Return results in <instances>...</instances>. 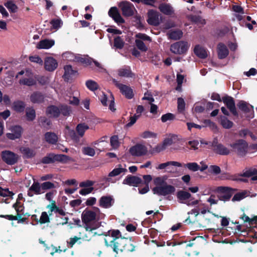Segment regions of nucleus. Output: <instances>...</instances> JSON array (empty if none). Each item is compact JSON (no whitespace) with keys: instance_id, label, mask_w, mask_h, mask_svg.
<instances>
[{"instance_id":"obj_3","label":"nucleus","mask_w":257,"mask_h":257,"mask_svg":"<svg viewBox=\"0 0 257 257\" xmlns=\"http://www.w3.org/2000/svg\"><path fill=\"white\" fill-rule=\"evenodd\" d=\"M97 213L90 210H85L82 214V219L85 224V228L86 231H91L98 227L96 221Z\"/></svg>"},{"instance_id":"obj_60","label":"nucleus","mask_w":257,"mask_h":257,"mask_svg":"<svg viewBox=\"0 0 257 257\" xmlns=\"http://www.w3.org/2000/svg\"><path fill=\"white\" fill-rule=\"evenodd\" d=\"M42 190L44 191L45 190L55 188V185L50 182H45L41 184Z\"/></svg>"},{"instance_id":"obj_17","label":"nucleus","mask_w":257,"mask_h":257,"mask_svg":"<svg viewBox=\"0 0 257 257\" xmlns=\"http://www.w3.org/2000/svg\"><path fill=\"white\" fill-rule=\"evenodd\" d=\"M109 16L118 24L124 23V20L120 16L117 9L115 7L111 8L108 11Z\"/></svg>"},{"instance_id":"obj_29","label":"nucleus","mask_w":257,"mask_h":257,"mask_svg":"<svg viewBox=\"0 0 257 257\" xmlns=\"http://www.w3.org/2000/svg\"><path fill=\"white\" fill-rule=\"evenodd\" d=\"M46 113L50 117H56L60 114V109L57 106L52 105L47 108Z\"/></svg>"},{"instance_id":"obj_27","label":"nucleus","mask_w":257,"mask_h":257,"mask_svg":"<svg viewBox=\"0 0 257 257\" xmlns=\"http://www.w3.org/2000/svg\"><path fill=\"white\" fill-rule=\"evenodd\" d=\"M218 56L220 59H223L228 55L229 51L226 46L222 43H220L217 47Z\"/></svg>"},{"instance_id":"obj_36","label":"nucleus","mask_w":257,"mask_h":257,"mask_svg":"<svg viewBox=\"0 0 257 257\" xmlns=\"http://www.w3.org/2000/svg\"><path fill=\"white\" fill-rule=\"evenodd\" d=\"M44 99L43 95L39 92H35L31 96V100L33 103H40Z\"/></svg>"},{"instance_id":"obj_31","label":"nucleus","mask_w":257,"mask_h":257,"mask_svg":"<svg viewBox=\"0 0 257 257\" xmlns=\"http://www.w3.org/2000/svg\"><path fill=\"white\" fill-rule=\"evenodd\" d=\"M242 176L251 178V180L257 181V170L253 168L246 170Z\"/></svg>"},{"instance_id":"obj_41","label":"nucleus","mask_w":257,"mask_h":257,"mask_svg":"<svg viewBox=\"0 0 257 257\" xmlns=\"http://www.w3.org/2000/svg\"><path fill=\"white\" fill-rule=\"evenodd\" d=\"M86 86L90 90L94 91L98 88V85L95 81L88 80L86 81Z\"/></svg>"},{"instance_id":"obj_30","label":"nucleus","mask_w":257,"mask_h":257,"mask_svg":"<svg viewBox=\"0 0 257 257\" xmlns=\"http://www.w3.org/2000/svg\"><path fill=\"white\" fill-rule=\"evenodd\" d=\"M194 52L197 56L201 58H204L207 56V53L206 50L199 45L195 47Z\"/></svg>"},{"instance_id":"obj_12","label":"nucleus","mask_w":257,"mask_h":257,"mask_svg":"<svg viewBox=\"0 0 257 257\" xmlns=\"http://www.w3.org/2000/svg\"><path fill=\"white\" fill-rule=\"evenodd\" d=\"M119 7L120 8L122 14L124 16L129 17L133 15L135 8L133 5L128 2H121Z\"/></svg>"},{"instance_id":"obj_4","label":"nucleus","mask_w":257,"mask_h":257,"mask_svg":"<svg viewBox=\"0 0 257 257\" xmlns=\"http://www.w3.org/2000/svg\"><path fill=\"white\" fill-rule=\"evenodd\" d=\"M182 164L179 162L168 161L160 164L156 167V169L158 170H164L166 172L174 174L178 172L177 168L182 167Z\"/></svg>"},{"instance_id":"obj_5","label":"nucleus","mask_w":257,"mask_h":257,"mask_svg":"<svg viewBox=\"0 0 257 257\" xmlns=\"http://www.w3.org/2000/svg\"><path fill=\"white\" fill-rule=\"evenodd\" d=\"M99 99L104 106H106L108 104L109 109L111 111H114L115 110L114 107V99L111 93L108 92V94H106L103 92L101 91L99 94Z\"/></svg>"},{"instance_id":"obj_25","label":"nucleus","mask_w":257,"mask_h":257,"mask_svg":"<svg viewBox=\"0 0 257 257\" xmlns=\"http://www.w3.org/2000/svg\"><path fill=\"white\" fill-rule=\"evenodd\" d=\"M113 203V198L111 196H102L99 200V205L103 208H109Z\"/></svg>"},{"instance_id":"obj_15","label":"nucleus","mask_w":257,"mask_h":257,"mask_svg":"<svg viewBox=\"0 0 257 257\" xmlns=\"http://www.w3.org/2000/svg\"><path fill=\"white\" fill-rule=\"evenodd\" d=\"M64 73L63 78L65 80L68 81L78 75L77 71L72 68L70 65L64 67Z\"/></svg>"},{"instance_id":"obj_45","label":"nucleus","mask_w":257,"mask_h":257,"mask_svg":"<svg viewBox=\"0 0 257 257\" xmlns=\"http://www.w3.org/2000/svg\"><path fill=\"white\" fill-rule=\"evenodd\" d=\"M124 41L120 37H116L114 39V46L117 49H121L124 46Z\"/></svg>"},{"instance_id":"obj_34","label":"nucleus","mask_w":257,"mask_h":257,"mask_svg":"<svg viewBox=\"0 0 257 257\" xmlns=\"http://www.w3.org/2000/svg\"><path fill=\"white\" fill-rule=\"evenodd\" d=\"M159 9L161 12L166 15H170L173 12V8L169 4H161L160 5Z\"/></svg>"},{"instance_id":"obj_61","label":"nucleus","mask_w":257,"mask_h":257,"mask_svg":"<svg viewBox=\"0 0 257 257\" xmlns=\"http://www.w3.org/2000/svg\"><path fill=\"white\" fill-rule=\"evenodd\" d=\"M54 154H50L43 159L42 162L44 164H49L52 163L54 162Z\"/></svg>"},{"instance_id":"obj_42","label":"nucleus","mask_w":257,"mask_h":257,"mask_svg":"<svg viewBox=\"0 0 257 257\" xmlns=\"http://www.w3.org/2000/svg\"><path fill=\"white\" fill-rule=\"evenodd\" d=\"M208 173L210 174L218 175L221 172L220 167L216 165H210L208 168Z\"/></svg>"},{"instance_id":"obj_10","label":"nucleus","mask_w":257,"mask_h":257,"mask_svg":"<svg viewBox=\"0 0 257 257\" xmlns=\"http://www.w3.org/2000/svg\"><path fill=\"white\" fill-rule=\"evenodd\" d=\"M130 153L133 156L140 157L147 154L148 148L143 144H138L130 149Z\"/></svg>"},{"instance_id":"obj_19","label":"nucleus","mask_w":257,"mask_h":257,"mask_svg":"<svg viewBox=\"0 0 257 257\" xmlns=\"http://www.w3.org/2000/svg\"><path fill=\"white\" fill-rule=\"evenodd\" d=\"M148 22L149 24L154 26H157L159 24V14L154 10H150L148 13Z\"/></svg>"},{"instance_id":"obj_64","label":"nucleus","mask_w":257,"mask_h":257,"mask_svg":"<svg viewBox=\"0 0 257 257\" xmlns=\"http://www.w3.org/2000/svg\"><path fill=\"white\" fill-rule=\"evenodd\" d=\"M68 218L65 216H57V224H62L64 225L65 224H66L68 222Z\"/></svg>"},{"instance_id":"obj_59","label":"nucleus","mask_w":257,"mask_h":257,"mask_svg":"<svg viewBox=\"0 0 257 257\" xmlns=\"http://www.w3.org/2000/svg\"><path fill=\"white\" fill-rule=\"evenodd\" d=\"M81 239V237H78L77 236H74L73 237H71L69 240L67 241V244L70 247H72L74 244L79 241Z\"/></svg>"},{"instance_id":"obj_24","label":"nucleus","mask_w":257,"mask_h":257,"mask_svg":"<svg viewBox=\"0 0 257 257\" xmlns=\"http://www.w3.org/2000/svg\"><path fill=\"white\" fill-rule=\"evenodd\" d=\"M45 141L48 144H56L58 140V136L52 132H47L44 135Z\"/></svg>"},{"instance_id":"obj_16","label":"nucleus","mask_w":257,"mask_h":257,"mask_svg":"<svg viewBox=\"0 0 257 257\" xmlns=\"http://www.w3.org/2000/svg\"><path fill=\"white\" fill-rule=\"evenodd\" d=\"M12 133L7 134V137L11 140L19 139L22 135L23 129L20 126H13L10 129Z\"/></svg>"},{"instance_id":"obj_47","label":"nucleus","mask_w":257,"mask_h":257,"mask_svg":"<svg viewBox=\"0 0 257 257\" xmlns=\"http://www.w3.org/2000/svg\"><path fill=\"white\" fill-rule=\"evenodd\" d=\"M82 151L84 155L91 157L94 156L95 154L94 149L89 146L83 147Z\"/></svg>"},{"instance_id":"obj_53","label":"nucleus","mask_w":257,"mask_h":257,"mask_svg":"<svg viewBox=\"0 0 257 257\" xmlns=\"http://www.w3.org/2000/svg\"><path fill=\"white\" fill-rule=\"evenodd\" d=\"M110 144L113 149H116L119 145L118 137L116 136H112L110 139Z\"/></svg>"},{"instance_id":"obj_23","label":"nucleus","mask_w":257,"mask_h":257,"mask_svg":"<svg viewBox=\"0 0 257 257\" xmlns=\"http://www.w3.org/2000/svg\"><path fill=\"white\" fill-rule=\"evenodd\" d=\"M223 101L226 104L227 108L233 114H237L234 102L231 97H225L223 98Z\"/></svg>"},{"instance_id":"obj_49","label":"nucleus","mask_w":257,"mask_h":257,"mask_svg":"<svg viewBox=\"0 0 257 257\" xmlns=\"http://www.w3.org/2000/svg\"><path fill=\"white\" fill-rule=\"evenodd\" d=\"M5 6L12 13H15L17 11V6L12 1L7 2L5 3Z\"/></svg>"},{"instance_id":"obj_39","label":"nucleus","mask_w":257,"mask_h":257,"mask_svg":"<svg viewBox=\"0 0 257 257\" xmlns=\"http://www.w3.org/2000/svg\"><path fill=\"white\" fill-rule=\"evenodd\" d=\"M118 74L120 76L132 77L134 74L129 68H121L118 70Z\"/></svg>"},{"instance_id":"obj_26","label":"nucleus","mask_w":257,"mask_h":257,"mask_svg":"<svg viewBox=\"0 0 257 257\" xmlns=\"http://www.w3.org/2000/svg\"><path fill=\"white\" fill-rule=\"evenodd\" d=\"M213 147L215 152L219 155H226L230 153L229 150L222 144L214 143Z\"/></svg>"},{"instance_id":"obj_46","label":"nucleus","mask_w":257,"mask_h":257,"mask_svg":"<svg viewBox=\"0 0 257 257\" xmlns=\"http://www.w3.org/2000/svg\"><path fill=\"white\" fill-rule=\"evenodd\" d=\"M13 107L15 110L18 112H21L24 109L25 104L22 101H16L14 103Z\"/></svg>"},{"instance_id":"obj_28","label":"nucleus","mask_w":257,"mask_h":257,"mask_svg":"<svg viewBox=\"0 0 257 257\" xmlns=\"http://www.w3.org/2000/svg\"><path fill=\"white\" fill-rule=\"evenodd\" d=\"M191 196V195L189 192L182 190L178 191L177 194V197L181 203L186 204Z\"/></svg>"},{"instance_id":"obj_40","label":"nucleus","mask_w":257,"mask_h":257,"mask_svg":"<svg viewBox=\"0 0 257 257\" xmlns=\"http://www.w3.org/2000/svg\"><path fill=\"white\" fill-rule=\"evenodd\" d=\"M183 166L188 168L190 171L196 172L199 170V165L195 162L188 163L182 164Z\"/></svg>"},{"instance_id":"obj_52","label":"nucleus","mask_w":257,"mask_h":257,"mask_svg":"<svg viewBox=\"0 0 257 257\" xmlns=\"http://www.w3.org/2000/svg\"><path fill=\"white\" fill-rule=\"evenodd\" d=\"M54 161L66 162L68 160V157L65 155H55L54 154Z\"/></svg>"},{"instance_id":"obj_33","label":"nucleus","mask_w":257,"mask_h":257,"mask_svg":"<svg viewBox=\"0 0 257 257\" xmlns=\"http://www.w3.org/2000/svg\"><path fill=\"white\" fill-rule=\"evenodd\" d=\"M88 129L89 126L84 123L78 124L76 128L78 135L81 137L84 136L85 131Z\"/></svg>"},{"instance_id":"obj_55","label":"nucleus","mask_w":257,"mask_h":257,"mask_svg":"<svg viewBox=\"0 0 257 257\" xmlns=\"http://www.w3.org/2000/svg\"><path fill=\"white\" fill-rule=\"evenodd\" d=\"M135 42L136 46L139 49L142 51H146L147 50V47L142 41L136 39Z\"/></svg>"},{"instance_id":"obj_50","label":"nucleus","mask_w":257,"mask_h":257,"mask_svg":"<svg viewBox=\"0 0 257 257\" xmlns=\"http://www.w3.org/2000/svg\"><path fill=\"white\" fill-rule=\"evenodd\" d=\"M36 78L34 79L32 78H25L21 80L20 83L28 86H32L36 84Z\"/></svg>"},{"instance_id":"obj_57","label":"nucleus","mask_w":257,"mask_h":257,"mask_svg":"<svg viewBox=\"0 0 257 257\" xmlns=\"http://www.w3.org/2000/svg\"><path fill=\"white\" fill-rule=\"evenodd\" d=\"M185 103L182 98H178V110L180 112H182L185 109Z\"/></svg>"},{"instance_id":"obj_44","label":"nucleus","mask_w":257,"mask_h":257,"mask_svg":"<svg viewBox=\"0 0 257 257\" xmlns=\"http://www.w3.org/2000/svg\"><path fill=\"white\" fill-rule=\"evenodd\" d=\"M221 124L224 128L227 129H229L233 126V122L225 117L221 118Z\"/></svg>"},{"instance_id":"obj_1","label":"nucleus","mask_w":257,"mask_h":257,"mask_svg":"<svg viewBox=\"0 0 257 257\" xmlns=\"http://www.w3.org/2000/svg\"><path fill=\"white\" fill-rule=\"evenodd\" d=\"M167 176H158L154 179L153 182L155 187L152 191L154 194L159 196H167L174 194L176 191L175 187L167 182Z\"/></svg>"},{"instance_id":"obj_63","label":"nucleus","mask_w":257,"mask_h":257,"mask_svg":"<svg viewBox=\"0 0 257 257\" xmlns=\"http://www.w3.org/2000/svg\"><path fill=\"white\" fill-rule=\"evenodd\" d=\"M65 99L67 101H68L69 102V103L74 105H77L79 103V99L75 96H69V99L67 98H66Z\"/></svg>"},{"instance_id":"obj_7","label":"nucleus","mask_w":257,"mask_h":257,"mask_svg":"<svg viewBox=\"0 0 257 257\" xmlns=\"http://www.w3.org/2000/svg\"><path fill=\"white\" fill-rule=\"evenodd\" d=\"M189 48L188 44L184 41L176 42L170 47L171 51L176 54H182L185 53Z\"/></svg>"},{"instance_id":"obj_6","label":"nucleus","mask_w":257,"mask_h":257,"mask_svg":"<svg viewBox=\"0 0 257 257\" xmlns=\"http://www.w3.org/2000/svg\"><path fill=\"white\" fill-rule=\"evenodd\" d=\"M230 146L234 151L239 155H244L247 151L248 145L243 140H237L230 144Z\"/></svg>"},{"instance_id":"obj_62","label":"nucleus","mask_w":257,"mask_h":257,"mask_svg":"<svg viewBox=\"0 0 257 257\" xmlns=\"http://www.w3.org/2000/svg\"><path fill=\"white\" fill-rule=\"evenodd\" d=\"M40 222L41 223H45L49 222V217L46 212H43L40 218Z\"/></svg>"},{"instance_id":"obj_18","label":"nucleus","mask_w":257,"mask_h":257,"mask_svg":"<svg viewBox=\"0 0 257 257\" xmlns=\"http://www.w3.org/2000/svg\"><path fill=\"white\" fill-rule=\"evenodd\" d=\"M125 172H126V169L125 168H122L121 165H118L109 173L108 176L106 179V181L108 182L114 183L116 182V180H113L111 178L118 176L121 173H125Z\"/></svg>"},{"instance_id":"obj_48","label":"nucleus","mask_w":257,"mask_h":257,"mask_svg":"<svg viewBox=\"0 0 257 257\" xmlns=\"http://www.w3.org/2000/svg\"><path fill=\"white\" fill-rule=\"evenodd\" d=\"M26 116L27 119L29 120H33L35 118V111L32 108H28L26 109Z\"/></svg>"},{"instance_id":"obj_11","label":"nucleus","mask_w":257,"mask_h":257,"mask_svg":"<svg viewBox=\"0 0 257 257\" xmlns=\"http://www.w3.org/2000/svg\"><path fill=\"white\" fill-rule=\"evenodd\" d=\"M240 110L242 111L246 117L252 118L254 116L253 107L246 102L240 100L237 104Z\"/></svg>"},{"instance_id":"obj_54","label":"nucleus","mask_w":257,"mask_h":257,"mask_svg":"<svg viewBox=\"0 0 257 257\" xmlns=\"http://www.w3.org/2000/svg\"><path fill=\"white\" fill-rule=\"evenodd\" d=\"M0 195L4 197H12L14 195V193L10 191L8 189H3L0 187Z\"/></svg>"},{"instance_id":"obj_51","label":"nucleus","mask_w":257,"mask_h":257,"mask_svg":"<svg viewBox=\"0 0 257 257\" xmlns=\"http://www.w3.org/2000/svg\"><path fill=\"white\" fill-rule=\"evenodd\" d=\"M198 208H199V213H200L201 215H204L206 213L210 214V212L208 210L207 206L204 204H199Z\"/></svg>"},{"instance_id":"obj_9","label":"nucleus","mask_w":257,"mask_h":257,"mask_svg":"<svg viewBox=\"0 0 257 257\" xmlns=\"http://www.w3.org/2000/svg\"><path fill=\"white\" fill-rule=\"evenodd\" d=\"M1 157L3 160L8 165L16 163L18 160V156L10 151H4L2 152Z\"/></svg>"},{"instance_id":"obj_8","label":"nucleus","mask_w":257,"mask_h":257,"mask_svg":"<svg viewBox=\"0 0 257 257\" xmlns=\"http://www.w3.org/2000/svg\"><path fill=\"white\" fill-rule=\"evenodd\" d=\"M216 192L222 200H228L234 193V190L228 187L220 186L217 187Z\"/></svg>"},{"instance_id":"obj_58","label":"nucleus","mask_w":257,"mask_h":257,"mask_svg":"<svg viewBox=\"0 0 257 257\" xmlns=\"http://www.w3.org/2000/svg\"><path fill=\"white\" fill-rule=\"evenodd\" d=\"M184 76L181 75V74H178L177 75V83H178V85H177V86L176 87V90H178V91H180L181 89V85L183 82V80H184Z\"/></svg>"},{"instance_id":"obj_20","label":"nucleus","mask_w":257,"mask_h":257,"mask_svg":"<svg viewBox=\"0 0 257 257\" xmlns=\"http://www.w3.org/2000/svg\"><path fill=\"white\" fill-rule=\"evenodd\" d=\"M45 68L48 71H53L55 70L57 66L58 63L57 61L53 58L49 57H47L44 61Z\"/></svg>"},{"instance_id":"obj_37","label":"nucleus","mask_w":257,"mask_h":257,"mask_svg":"<svg viewBox=\"0 0 257 257\" xmlns=\"http://www.w3.org/2000/svg\"><path fill=\"white\" fill-rule=\"evenodd\" d=\"M248 196V192L246 191H242L240 192H238L235 194L232 199V201H239L242 199L245 198Z\"/></svg>"},{"instance_id":"obj_21","label":"nucleus","mask_w":257,"mask_h":257,"mask_svg":"<svg viewBox=\"0 0 257 257\" xmlns=\"http://www.w3.org/2000/svg\"><path fill=\"white\" fill-rule=\"evenodd\" d=\"M55 44V41L52 39H44L41 40L36 45L38 49H49Z\"/></svg>"},{"instance_id":"obj_35","label":"nucleus","mask_w":257,"mask_h":257,"mask_svg":"<svg viewBox=\"0 0 257 257\" xmlns=\"http://www.w3.org/2000/svg\"><path fill=\"white\" fill-rule=\"evenodd\" d=\"M169 38L174 40H177L181 38L183 33L179 30H171L168 34Z\"/></svg>"},{"instance_id":"obj_13","label":"nucleus","mask_w":257,"mask_h":257,"mask_svg":"<svg viewBox=\"0 0 257 257\" xmlns=\"http://www.w3.org/2000/svg\"><path fill=\"white\" fill-rule=\"evenodd\" d=\"M114 84L119 88L122 94L127 98H132L134 96L132 89L127 85L118 83L115 79L113 80Z\"/></svg>"},{"instance_id":"obj_43","label":"nucleus","mask_w":257,"mask_h":257,"mask_svg":"<svg viewBox=\"0 0 257 257\" xmlns=\"http://www.w3.org/2000/svg\"><path fill=\"white\" fill-rule=\"evenodd\" d=\"M50 24L54 29L58 30L63 25V22L60 18L55 19L51 20Z\"/></svg>"},{"instance_id":"obj_2","label":"nucleus","mask_w":257,"mask_h":257,"mask_svg":"<svg viewBox=\"0 0 257 257\" xmlns=\"http://www.w3.org/2000/svg\"><path fill=\"white\" fill-rule=\"evenodd\" d=\"M105 243L107 246H111L113 251L116 253L125 250L128 251H133L135 247L131 244V241L125 238H114L110 240L109 236H106L105 238Z\"/></svg>"},{"instance_id":"obj_32","label":"nucleus","mask_w":257,"mask_h":257,"mask_svg":"<svg viewBox=\"0 0 257 257\" xmlns=\"http://www.w3.org/2000/svg\"><path fill=\"white\" fill-rule=\"evenodd\" d=\"M30 191H33L35 194L39 195L44 193L42 190V185L39 183L35 182L30 188Z\"/></svg>"},{"instance_id":"obj_38","label":"nucleus","mask_w":257,"mask_h":257,"mask_svg":"<svg viewBox=\"0 0 257 257\" xmlns=\"http://www.w3.org/2000/svg\"><path fill=\"white\" fill-rule=\"evenodd\" d=\"M20 152L27 157H31L34 156L35 151L28 147H22L20 149Z\"/></svg>"},{"instance_id":"obj_56","label":"nucleus","mask_w":257,"mask_h":257,"mask_svg":"<svg viewBox=\"0 0 257 257\" xmlns=\"http://www.w3.org/2000/svg\"><path fill=\"white\" fill-rule=\"evenodd\" d=\"M29 60L32 62L36 63L41 65H42L43 63L42 59L37 55L30 56Z\"/></svg>"},{"instance_id":"obj_22","label":"nucleus","mask_w":257,"mask_h":257,"mask_svg":"<svg viewBox=\"0 0 257 257\" xmlns=\"http://www.w3.org/2000/svg\"><path fill=\"white\" fill-rule=\"evenodd\" d=\"M142 181V179L138 177L129 176L124 179L123 184L133 186H137L141 183Z\"/></svg>"},{"instance_id":"obj_14","label":"nucleus","mask_w":257,"mask_h":257,"mask_svg":"<svg viewBox=\"0 0 257 257\" xmlns=\"http://www.w3.org/2000/svg\"><path fill=\"white\" fill-rule=\"evenodd\" d=\"M79 61L82 63L84 64L86 66H88L91 65L92 62H93L97 67L96 70L99 72H103L105 71V70L103 68L102 65L100 64L99 62L94 61L90 57H84L79 58Z\"/></svg>"}]
</instances>
